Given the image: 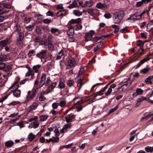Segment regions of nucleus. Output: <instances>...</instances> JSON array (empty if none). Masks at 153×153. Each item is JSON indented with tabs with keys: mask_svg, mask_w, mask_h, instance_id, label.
<instances>
[{
	"mask_svg": "<svg viewBox=\"0 0 153 153\" xmlns=\"http://www.w3.org/2000/svg\"><path fill=\"white\" fill-rule=\"evenodd\" d=\"M123 11H119L116 12L114 15L113 20L115 24H119L122 20L124 16Z\"/></svg>",
	"mask_w": 153,
	"mask_h": 153,
	"instance_id": "obj_1",
	"label": "nucleus"
},
{
	"mask_svg": "<svg viewBox=\"0 0 153 153\" xmlns=\"http://www.w3.org/2000/svg\"><path fill=\"white\" fill-rule=\"evenodd\" d=\"M108 85H107L102 90L98 92L97 93L98 96H101L104 94L106 96L110 95L112 91V89L116 87V85L115 84H113L110 85V87L108 88L107 91L105 92V91L107 88V87Z\"/></svg>",
	"mask_w": 153,
	"mask_h": 153,
	"instance_id": "obj_2",
	"label": "nucleus"
},
{
	"mask_svg": "<svg viewBox=\"0 0 153 153\" xmlns=\"http://www.w3.org/2000/svg\"><path fill=\"white\" fill-rule=\"evenodd\" d=\"M47 52L46 50H42L36 54V56L38 58L42 59L46 56Z\"/></svg>",
	"mask_w": 153,
	"mask_h": 153,
	"instance_id": "obj_3",
	"label": "nucleus"
},
{
	"mask_svg": "<svg viewBox=\"0 0 153 153\" xmlns=\"http://www.w3.org/2000/svg\"><path fill=\"white\" fill-rule=\"evenodd\" d=\"M83 12H88L90 14L91 16L93 17H95L98 15V14L94 13V10L92 8L88 9L83 10Z\"/></svg>",
	"mask_w": 153,
	"mask_h": 153,
	"instance_id": "obj_4",
	"label": "nucleus"
},
{
	"mask_svg": "<svg viewBox=\"0 0 153 153\" xmlns=\"http://www.w3.org/2000/svg\"><path fill=\"white\" fill-rule=\"evenodd\" d=\"M75 117L74 114H69L68 115L65 117L66 121L67 123H69L72 122V120Z\"/></svg>",
	"mask_w": 153,
	"mask_h": 153,
	"instance_id": "obj_5",
	"label": "nucleus"
},
{
	"mask_svg": "<svg viewBox=\"0 0 153 153\" xmlns=\"http://www.w3.org/2000/svg\"><path fill=\"white\" fill-rule=\"evenodd\" d=\"M27 68L28 71L26 73L25 76L26 77L30 76H33L34 75V72L32 69L30 67H28Z\"/></svg>",
	"mask_w": 153,
	"mask_h": 153,
	"instance_id": "obj_6",
	"label": "nucleus"
},
{
	"mask_svg": "<svg viewBox=\"0 0 153 153\" xmlns=\"http://www.w3.org/2000/svg\"><path fill=\"white\" fill-rule=\"evenodd\" d=\"M56 82L51 83L48 87V88L46 90L47 93L48 94L49 92H51L52 90L56 86Z\"/></svg>",
	"mask_w": 153,
	"mask_h": 153,
	"instance_id": "obj_7",
	"label": "nucleus"
},
{
	"mask_svg": "<svg viewBox=\"0 0 153 153\" xmlns=\"http://www.w3.org/2000/svg\"><path fill=\"white\" fill-rule=\"evenodd\" d=\"M81 21V19L80 18H78L76 19H72L68 22V26H70L72 24L78 23L79 22Z\"/></svg>",
	"mask_w": 153,
	"mask_h": 153,
	"instance_id": "obj_8",
	"label": "nucleus"
},
{
	"mask_svg": "<svg viewBox=\"0 0 153 153\" xmlns=\"http://www.w3.org/2000/svg\"><path fill=\"white\" fill-rule=\"evenodd\" d=\"M76 63L75 59L73 58L70 59L68 60V66L71 68L74 67Z\"/></svg>",
	"mask_w": 153,
	"mask_h": 153,
	"instance_id": "obj_9",
	"label": "nucleus"
},
{
	"mask_svg": "<svg viewBox=\"0 0 153 153\" xmlns=\"http://www.w3.org/2000/svg\"><path fill=\"white\" fill-rule=\"evenodd\" d=\"M74 34V29L72 26L69 27V30L67 32V34L69 36H73Z\"/></svg>",
	"mask_w": 153,
	"mask_h": 153,
	"instance_id": "obj_10",
	"label": "nucleus"
},
{
	"mask_svg": "<svg viewBox=\"0 0 153 153\" xmlns=\"http://www.w3.org/2000/svg\"><path fill=\"white\" fill-rule=\"evenodd\" d=\"M93 5V2L91 0L86 1L84 4V5L82 6V7H91Z\"/></svg>",
	"mask_w": 153,
	"mask_h": 153,
	"instance_id": "obj_11",
	"label": "nucleus"
},
{
	"mask_svg": "<svg viewBox=\"0 0 153 153\" xmlns=\"http://www.w3.org/2000/svg\"><path fill=\"white\" fill-rule=\"evenodd\" d=\"M96 6L97 8L100 9H106L107 7V6L104 3L102 4L101 2L97 3Z\"/></svg>",
	"mask_w": 153,
	"mask_h": 153,
	"instance_id": "obj_12",
	"label": "nucleus"
},
{
	"mask_svg": "<svg viewBox=\"0 0 153 153\" xmlns=\"http://www.w3.org/2000/svg\"><path fill=\"white\" fill-rule=\"evenodd\" d=\"M14 144L13 141L10 140L6 141L5 143V146L7 148H10L12 147Z\"/></svg>",
	"mask_w": 153,
	"mask_h": 153,
	"instance_id": "obj_13",
	"label": "nucleus"
},
{
	"mask_svg": "<svg viewBox=\"0 0 153 153\" xmlns=\"http://www.w3.org/2000/svg\"><path fill=\"white\" fill-rule=\"evenodd\" d=\"M14 32L17 33L23 31L21 30V27L19 25H16L14 27Z\"/></svg>",
	"mask_w": 153,
	"mask_h": 153,
	"instance_id": "obj_14",
	"label": "nucleus"
},
{
	"mask_svg": "<svg viewBox=\"0 0 153 153\" xmlns=\"http://www.w3.org/2000/svg\"><path fill=\"white\" fill-rule=\"evenodd\" d=\"M150 59L149 57H147L142 59L137 64V68L139 67L142 64L146 62Z\"/></svg>",
	"mask_w": 153,
	"mask_h": 153,
	"instance_id": "obj_15",
	"label": "nucleus"
},
{
	"mask_svg": "<svg viewBox=\"0 0 153 153\" xmlns=\"http://www.w3.org/2000/svg\"><path fill=\"white\" fill-rule=\"evenodd\" d=\"M146 98L143 96H142L140 98L138 99L137 100V102L136 104L135 107L138 106L140 105V102L144 100H146Z\"/></svg>",
	"mask_w": 153,
	"mask_h": 153,
	"instance_id": "obj_16",
	"label": "nucleus"
},
{
	"mask_svg": "<svg viewBox=\"0 0 153 153\" xmlns=\"http://www.w3.org/2000/svg\"><path fill=\"white\" fill-rule=\"evenodd\" d=\"M21 94V91L20 90L16 89L13 91L11 92V93L9 95H13V96H18Z\"/></svg>",
	"mask_w": 153,
	"mask_h": 153,
	"instance_id": "obj_17",
	"label": "nucleus"
},
{
	"mask_svg": "<svg viewBox=\"0 0 153 153\" xmlns=\"http://www.w3.org/2000/svg\"><path fill=\"white\" fill-rule=\"evenodd\" d=\"M66 13V11L65 10H60L56 13V15L58 17L65 16Z\"/></svg>",
	"mask_w": 153,
	"mask_h": 153,
	"instance_id": "obj_18",
	"label": "nucleus"
},
{
	"mask_svg": "<svg viewBox=\"0 0 153 153\" xmlns=\"http://www.w3.org/2000/svg\"><path fill=\"white\" fill-rule=\"evenodd\" d=\"M96 96H94V97L93 98H92V99H88V100H87V102L88 103V104H90V103H91L93 102H95V101H96V100H100V99H102V98H100L99 99H97L96 98Z\"/></svg>",
	"mask_w": 153,
	"mask_h": 153,
	"instance_id": "obj_19",
	"label": "nucleus"
},
{
	"mask_svg": "<svg viewBox=\"0 0 153 153\" xmlns=\"http://www.w3.org/2000/svg\"><path fill=\"white\" fill-rule=\"evenodd\" d=\"M153 21L152 20L149 22L147 25V28H149V31H151L153 29Z\"/></svg>",
	"mask_w": 153,
	"mask_h": 153,
	"instance_id": "obj_20",
	"label": "nucleus"
},
{
	"mask_svg": "<svg viewBox=\"0 0 153 153\" xmlns=\"http://www.w3.org/2000/svg\"><path fill=\"white\" fill-rule=\"evenodd\" d=\"M41 66L40 65H34L33 67V71H34V72L37 73L38 72L39 69L40 68Z\"/></svg>",
	"mask_w": 153,
	"mask_h": 153,
	"instance_id": "obj_21",
	"label": "nucleus"
},
{
	"mask_svg": "<svg viewBox=\"0 0 153 153\" xmlns=\"http://www.w3.org/2000/svg\"><path fill=\"white\" fill-rule=\"evenodd\" d=\"M8 43L7 40H4L0 42V47H4L7 45Z\"/></svg>",
	"mask_w": 153,
	"mask_h": 153,
	"instance_id": "obj_22",
	"label": "nucleus"
},
{
	"mask_svg": "<svg viewBox=\"0 0 153 153\" xmlns=\"http://www.w3.org/2000/svg\"><path fill=\"white\" fill-rule=\"evenodd\" d=\"M36 53V51L34 50H31L29 51L27 56L29 57L34 56Z\"/></svg>",
	"mask_w": 153,
	"mask_h": 153,
	"instance_id": "obj_23",
	"label": "nucleus"
},
{
	"mask_svg": "<svg viewBox=\"0 0 153 153\" xmlns=\"http://www.w3.org/2000/svg\"><path fill=\"white\" fill-rule=\"evenodd\" d=\"M19 34V36L17 39L22 40L24 37V31L18 33Z\"/></svg>",
	"mask_w": 153,
	"mask_h": 153,
	"instance_id": "obj_24",
	"label": "nucleus"
},
{
	"mask_svg": "<svg viewBox=\"0 0 153 153\" xmlns=\"http://www.w3.org/2000/svg\"><path fill=\"white\" fill-rule=\"evenodd\" d=\"M48 116L47 115H42L39 116L40 121H45L48 118Z\"/></svg>",
	"mask_w": 153,
	"mask_h": 153,
	"instance_id": "obj_25",
	"label": "nucleus"
},
{
	"mask_svg": "<svg viewBox=\"0 0 153 153\" xmlns=\"http://www.w3.org/2000/svg\"><path fill=\"white\" fill-rule=\"evenodd\" d=\"M35 137V135L33 134V133L31 132L29 134L28 137L29 141H32Z\"/></svg>",
	"mask_w": 153,
	"mask_h": 153,
	"instance_id": "obj_26",
	"label": "nucleus"
},
{
	"mask_svg": "<svg viewBox=\"0 0 153 153\" xmlns=\"http://www.w3.org/2000/svg\"><path fill=\"white\" fill-rule=\"evenodd\" d=\"M92 37V36L91 34L88 33H85V38L86 41L90 40L91 39Z\"/></svg>",
	"mask_w": 153,
	"mask_h": 153,
	"instance_id": "obj_27",
	"label": "nucleus"
},
{
	"mask_svg": "<svg viewBox=\"0 0 153 153\" xmlns=\"http://www.w3.org/2000/svg\"><path fill=\"white\" fill-rule=\"evenodd\" d=\"M63 81V80L62 79H60L59 86L60 88H64L65 86V85L64 84Z\"/></svg>",
	"mask_w": 153,
	"mask_h": 153,
	"instance_id": "obj_28",
	"label": "nucleus"
},
{
	"mask_svg": "<svg viewBox=\"0 0 153 153\" xmlns=\"http://www.w3.org/2000/svg\"><path fill=\"white\" fill-rule=\"evenodd\" d=\"M34 96H27L26 100L24 102V103L26 104L31 101L34 97Z\"/></svg>",
	"mask_w": 153,
	"mask_h": 153,
	"instance_id": "obj_29",
	"label": "nucleus"
},
{
	"mask_svg": "<svg viewBox=\"0 0 153 153\" xmlns=\"http://www.w3.org/2000/svg\"><path fill=\"white\" fill-rule=\"evenodd\" d=\"M1 5L7 9H10L11 7L10 3L9 2L3 3L1 4Z\"/></svg>",
	"mask_w": 153,
	"mask_h": 153,
	"instance_id": "obj_30",
	"label": "nucleus"
},
{
	"mask_svg": "<svg viewBox=\"0 0 153 153\" xmlns=\"http://www.w3.org/2000/svg\"><path fill=\"white\" fill-rule=\"evenodd\" d=\"M146 151L148 152H153V146L152 147L150 146H147L145 148Z\"/></svg>",
	"mask_w": 153,
	"mask_h": 153,
	"instance_id": "obj_31",
	"label": "nucleus"
},
{
	"mask_svg": "<svg viewBox=\"0 0 153 153\" xmlns=\"http://www.w3.org/2000/svg\"><path fill=\"white\" fill-rule=\"evenodd\" d=\"M71 124L68 123L65 125L63 127L65 130V131L66 132L67 131V129H70L71 128Z\"/></svg>",
	"mask_w": 153,
	"mask_h": 153,
	"instance_id": "obj_32",
	"label": "nucleus"
},
{
	"mask_svg": "<svg viewBox=\"0 0 153 153\" xmlns=\"http://www.w3.org/2000/svg\"><path fill=\"white\" fill-rule=\"evenodd\" d=\"M74 14L77 16H79L82 15V12H80L79 10H74Z\"/></svg>",
	"mask_w": 153,
	"mask_h": 153,
	"instance_id": "obj_33",
	"label": "nucleus"
},
{
	"mask_svg": "<svg viewBox=\"0 0 153 153\" xmlns=\"http://www.w3.org/2000/svg\"><path fill=\"white\" fill-rule=\"evenodd\" d=\"M3 69L4 71L6 72H8L11 69L12 66L10 65H8L6 66H5Z\"/></svg>",
	"mask_w": 153,
	"mask_h": 153,
	"instance_id": "obj_34",
	"label": "nucleus"
},
{
	"mask_svg": "<svg viewBox=\"0 0 153 153\" xmlns=\"http://www.w3.org/2000/svg\"><path fill=\"white\" fill-rule=\"evenodd\" d=\"M143 91L140 88H137L136 89V93H137V95H140L143 94Z\"/></svg>",
	"mask_w": 153,
	"mask_h": 153,
	"instance_id": "obj_35",
	"label": "nucleus"
},
{
	"mask_svg": "<svg viewBox=\"0 0 153 153\" xmlns=\"http://www.w3.org/2000/svg\"><path fill=\"white\" fill-rule=\"evenodd\" d=\"M112 28L114 29V32L115 33H117L118 32L119 28V27L118 26L114 25L112 26Z\"/></svg>",
	"mask_w": 153,
	"mask_h": 153,
	"instance_id": "obj_36",
	"label": "nucleus"
},
{
	"mask_svg": "<svg viewBox=\"0 0 153 153\" xmlns=\"http://www.w3.org/2000/svg\"><path fill=\"white\" fill-rule=\"evenodd\" d=\"M77 2L75 1H73L72 3L68 7L70 8H73L76 7L77 6Z\"/></svg>",
	"mask_w": 153,
	"mask_h": 153,
	"instance_id": "obj_37",
	"label": "nucleus"
},
{
	"mask_svg": "<svg viewBox=\"0 0 153 153\" xmlns=\"http://www.w3.org/2000/svg\"><path fill=\"white\" fill-rule=\"evenodd\" d=\"M149 68L147 66L146 68L140 70V72L141 73L145 74L149 70Z\"/></svg>",
	"mask_w": 153,
	"mask_h": 153,
	"instance_id": "obj_38",
	"label": "nucleus"
},
{
	"mask_svg": "<svg viewBox=\"0 0 153 153\" xmlns=\"http://www.w3.org/2000/svg\"><path fill=\"white\" fill-rule=\"evenodd\" d=\"M153 78V76H150L148 77H147L145 81V82L147 84H149V83H151V82L150 81V80Z\"/></svg>",
	"mask_w": 153,
	"mask_h": 153,
	"instance_id": "obj_39",
	"label": "nucleus"
},
{
	"mask_svg": "<svg viewBox=\"0 0 153 153\" xmlns=\"http://www.w3.org/2000/svg\"><path fill=\"white\" fill-rule=\"evenodd\" d=\"M46 78V75L45 74H43L41 77L40 81L41 82H44Z\"/></svg>",
	"mask_w": 153,
	"mask_h": 153,
	"instance_id": "obj_40",
	"label": "nucleus"
},
{
	"mask_svg": "<svg viewBox=\"0 0 153 153\" xmlns=\"http://www.w3.org/2000/svg\"><path fill=\"white\" fill-rule=\"evenodd\" d=\"M63 51L62 50H61L59 53H58V55L56 57V59H60L62 56L63 55Z\"/></svg>",
	"mask_w": 153,
	"mask_h": 153,
	"instance_id": "obj_41",
	"label": "nucleus"
},
{
	"mask_svg": "<svg viewBox=\"0 0 153 153\" xmlns=\"http://www.w3.org/2000/svg\"><path fill=\"white\" fill-rule=\"evenodd\" d=\"M118 105L116 106L114 108H112L111 109L108 111V114H110L113 112L114 111L116 110L118 108Z\"/></svg>",
	"mask_w": 153,
	"mask_h": 153,
	"instance_id": "obj_42",
	"label": "nucleus"
},
{
	"mask_svg": "<svg viewBox=\"0 0 153 153\" xmlns=\"http://www.w3.org/2000/svg\"><path fill=\"white\" fill-rule=\"evenodd\" d=\"M20 79V78L19 77H17L16 80L13 83L11 86L10 88V89H12L13 87H14L16 85Z\"/></svg>",
	"mask_w": 153,
	"mask_h": 153,
	"instance_id": "obj_43",
	"label": "nucleus"
},
{
	"mask_svg": "<svg viewBox=\"0 0 153 153\" xmlns=\"http://www.w3.org/2000/svg\"><path fill=\"white\" fill-rule=\"evenodd\" d=\"M73 146L72 143H71L68 144L66 145H63L60 148V149H62L63 148H66L67 149H69L71 147V146Z\"/></svg>",
	"mask_w": 153,
	"mask_h": 153,
	"instance_id": "obj_44",
	"label": "nucleus"
},
{
	"mask_svg": "<svg viewBox=\"0 0 153 153\" xmlns=\"http://www.w3.org/2000/svg\"><path fill=\"white\" fill-rule=\"evenodd\" d=\"M19 58H22L23 59L26 58V54L23 52L20 53L18 55Z\"/></svg>",
	"mask_w": 153,
	"mask_h": 153,
	"instance_id": "obj_45",
	"label": "nucleus"
},
{
	"mask_svg": "<svg viewBox=\"0 0 153 153\" xmlns=\"http://www.w3.org/2000/svg\"><path fill=\"white\" fill-rule=\"evenodd\" d=\"M39 123L37 121H35L33 122V128H36L38 127L39 125Z\"/></svg>",
	"mask_w": 153,
	"mask_h": 153,
	"instance_id": "obj_46",
	"label": "nucleus"
},
{
	"mask_svg": "<svg viewBox=\"0 0 153 153\" xmlns=\"http://www.w3.org/2000/svg\"><path fill=\"white\" fill-rule=\"evenodd\" d=\"M20 103V102L19 101H13L12 102H11L10 103L7 104V105L10 106L11 105H12L13 106L16 105L18 104H19Z\"/></svg>",
	"mask_w": 153,
	"mask_h": 153,
	"instance_id": "obj_47",
	"label": "nucleus"
},
{
	"mask_svg": "<svg viewBox=\"0 0 153 153\" xmlns=\"http://www.w3.org/2000/svg\"><path fill=\"white\" fill-rule=\"evenodd\" d=\"M22 40H20L19 39H17V46L18 47H21L22 46Z\"/></svg>",
	"mask_w": 153,
	"mask_h": 153,
	"instance_id": "obj_48",
	"label": "nucleus"
},
{
	"mask_svg": "<svg viewBox=\"0 0 153 153\" xmlns=\"http://www.w3.org/2000/svg\"><path fill=\"white\" fill-rule=\"evenodd\" d=\"M66 101L65 100H61L59 103H58L61 106V107H63L66 104Z\"/></svg>",
	"mask_w": 153,
	"mask_h": 153,
	"instance_id": "obj_49",
	"label": "nucleus"
},
{
	"mask_svg": "<svg viewBox=\"0 0 153 153\" xmlns=\"http://www.w3.org/2000/svg\"><path fill=\"white\" fill-rule=\"evenodd\" d=\"M74 83V82L72 80H68L67 82V85L69 87H71L72 86Z\"/></svg>",
	"mask_w": 153,
	"mask_h": 153,
	"instance_id": "obj_50",
	"label": "nucleus"
},
{
	"mask_svg": "<svg viewBox=\"0 0 153 153\" xmlns=\"http://www.w3.org/2000/svg\"><path fill=\"white\" fill-rule=\"evenodd\" d=\"M134 20H137L140 19L141 18V15H136L135 14L133 15Z\"/></svg>",
	"mask_w": 153,
	"mask_h": 153,
	"instance_id": "obj_51",
	"label": "nucleus"
},
{
	"mask_svg": "<svg viewBox=\"0 0 153 153\" xmlns=\"http://www.w3.org/2000/svg\"><path fill=\"white\" fill-rule=\"evenodd\" d=\"M48 49L50 51L53 50L54 48V47L52 44V43H48Z\"/></svg>",
	"mask_w": 153,
	"mask_h": 153,
	"instance_id": "obj_52",
	"label": "nucleus"
},
{
	"mask_svg": "<svg viewBox=\"0 0 153 153\" xmlns=\"http://www.w3.org/2000/svg\"><path fill=\"white\" fill-rule=\"evenodd\" d=\"M110 34L106 35H104L102 37H96V39H97L98 40L100 39H104L105 38H106L107 37H108L110 36Z\"/></svg>",
	"mask_w": 153,
	"mask_h": 153,
	"instance_id": "obj_53",
	"label": "nucleus"
},
{
	"mask_svg": "<svg viewBox=\"0 0 153 153\" xmlns=\"http://www.w3.org/2000/svg\"><path fill=\"white\" fill-rule=\"evenodd\" d=\"M34 27V25H30L26 27V28L28 30H32L33 29Z\"/></svg>",
	"mask_w": 153,
	"mask_h": 153,
	"instance_id": "obj_54",
	"label": "nucleus"
},
{
	"mask_svg": "<svg viewBox=\"0 0 153 153\" xmlns=\"http://www.w3.org/2000/svg\"><path fill=\"white\" fill-rule=\"evenodd\" d=\"M52 56L51 54H49L45 58V62L50 60L51 59Z\"/></svg>",
	"mask_w": 153,
	"mask_h": 153,
	"instance_id": "obj_55",
	"label": "nucleus"
},
{
	"mask_svg": "<svg viewBox=\"0 0 153 153\" xmlns=\"http://www.w3.org/2000/svg\"><path fill=\"white\" fill-rule=\"evenodd\" d=\"M53 138V140H52V141L53 143H57L58 142L59 139L58 137H53L52 138Z\"/></svg>",
	"mask_w": 153,
	"mask_h": 153,
	"instance_id": "obj_56",
	"label": "nucleus"
},
{
	"mask_svg": "<svg viewBox=\"0 0 153 153\" xmlns=\"http://www.w3.org/2000/svg\"><path fill=\"white\" fill-rule=\"evenodd\" d=\"M52 83L51 80L49 79H48L46 81L44 82L45 85L46 86H47L49 84Z\"/></svg>",
	"mask_w": 153,
	"mask_h": 153,
	"instance_id": "obj_57",
	"label": "nucleus"
},
{
	"mask_svg": "<svg viewBox=\"0 0 153 153\" xmlns=\"http://www.w3.org/2000/svg\"><path fill=\"white\" fill-rule=\"evenodd\" d=\"M37 104H33L31 105L30 107V110L35 109L37 108Z\"/></svg>",
	"mask_w": 153,
	"mask_h": 153,
	"instance_id": "obj_58",
	"label": "nucleus"
},
{
	"mask_svg": "<svg viewBox=\"0 0 153 153\" xmlns=\"http://www.w3.org/2000/svg\"><path fill=\"white\" fill-rule=\"evenodd\" d=\"M30 17H26L24 20L26 24L28 23L29 22H30Z\"/></svg>",
	"mask_w": 153,
	"mask_h": 153,
	"instance_id": "obj_59",
	"label": "nucleus"
},
{
	"mask_svg": "<svg viewBox=\"0 0 153 153\" xmlns=\"http://www.w3.org/2000/svg\"><path fill=\"white\" fill-rule=\"evenodd\" d=\"M43 22L45 24H49L51 22V20L48 19H45L43 20Z\"/></svg>",
	"mask_w": 153,
	"mask_h": 153,
	"instance_id": "obj_60",
	"label": "nucleus"
},
{
	"mask_svg": "<svg viewBox=\"0 0 153 153\" xmlns=\"http://www.w3.org/2000/svg\"><path fill=\"white\" fill-rule=\"evenodd\" d=\"M82 28V25L80 24H78L76 25V27L75 29V30H81Z\"/></svg>",
	"mask_w": 153,
	"mask_h": 153,
	"instance_id": "obj_61",
	"label": "nucleus"
},
{
	"mask_svg": "<svg viewBox=\"0 0 153 153\" xmlns=\"http://www.w3.org/2000/svg\"><path fill=\"white\" fill-rule=\"evenodd\" d=\"M104 17L106 19H110L111 17V16L109 13H106L104 14Z\"/></svg>",
	"mask_w": 153,
	"mask_h": 153,
	"instance_id": "obj_62",
	"label": "nucleus"
},
{
	"mask_svg": "<svg viewBox=\"0 0 153 153\" xmlns=\"http://www.w3.org/2000/svg\"><path fill=\"white\" fill-rule=\"evenodd\" d=\"M5 64L3 62H0V69L2 70L5 66Z\"/></svg>",
	"mask_w": 153,
	"mask_h": 153,
	"instance_id": "obj_63",
	"label": "nucleus"
},
{
	"mask_svg": "<svg viewBox=\"0 0 153 153\" xmlns=\"http://www.w3.org/2000/svg\"><path fill=\"white\" fill-rule=\"evenodd\" d=\"M143 3L142 1V0H141V1H139L137 2L136 4V6L137 7H140L143 4Z\"/></svg>",
	"mask_w": 153,
	"mask_h": 153,
	"instance_id": "obj_64",
	"label": "nucleus"
}]
</instances>
